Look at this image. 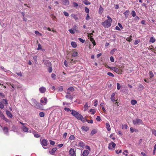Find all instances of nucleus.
<instances>
[{
	"instance_id": "obj_54",
	"label": "nucleus",
	"mask_w": 156,
	"mask_h": 156,
	"mask_svg": "<svg viewBox=\"0 0 156 156\" xmlns=\"http://www.w3.org/2000/svg\"><path fill=\"white\" fill-rule=\"evenodd\" d=\"M85 148L88 150L89 151H91L90 148L89 146L86 145L85 146Z\"/></svg>"
},
{
	"instance_id": "obj_35",
	"label": "nucleus",
	"mask_w": 156,
	"mask_h": 156,
	"mask_svg": "<svg viewBox=\"0 0 156 156\" xmlns=\"http://www.w3.org/2000/svg\"><path fill=\"white\" fill-rule=\"evenodd\" d=\"M103 11V8L100 6V7L99 8V13H102V12Z\"/></svg>"
},
{
	"instance_id": "obj_9",
	"label": "nucleus",
	"mask_w": 156,
	"mask_h": 156,
	"mask_svg": "<svg viewBox=\"0 0 156 156\" xmlns=\"http://www.w3.org/2000/svg\"><path fill=\"white\" fill-rule=\"evenodd\" d=\"M69 154L71 156H76V155L75 151H74V149L73 148L70 149Z\"/></svg>"
},
{
	"instance_id": "obj_53",
	"label": "nucleus",
	"mask_w": 156,
	"mask_h": 156,
	"mask_svg": "<svg viewBox=\"0 0 156 156\" xmlns=\"http://www.w3.org/2000/svg\"><path fill=\"white\" fill-rule=\"evenodd\" d=\"M117 50V49L114 48L111 51V53L112 54H113L114 52Z\"/></svg>"
},
{
	"instance_id": "obj_28",
	"label": "nucleus",
	"mask_w": 156,
	"mask_h": 156,
	"mask_svg": "<svg viewBox=\"0 0 156 156\" xmlns=\"http://www.w3.org/2000/svg\"><path fill=\"white\" fill-rule=\"evenodd\" d=\"M71 45L73 47V48H76L77 46V45L76 43L74 42H72L71 43Z\"/></svg>"
},
{
	"instance_id": "obj_59",
	"label": "nucleus",
	"mask_w": 156,
	"mask_h": 156,
	"mask_svg": "<svg viewBox=\"0 0 156 156\" xmlns=\"http://www.w3.org/2000/svg\"><path fill=\"white\" fill-rule=\"evenodd\" d=\"M63 90L62 86H60L58 87V90L60 91H62Z\"/></svg>"
},
{
	"instance_id": "obj_36",
	"label": "nucleus",
	"mask_w": 156,
	"mask_h": 156,
	"mask_svg": "<svg viewBox=\"0 0 156 156\" xmlns=\"http://www.w3.org/2000/svg\"><path fill=\"white\" fill-rule=\"evenodd\" d=\"M2 102L5 104L7 105L8 104L7 100L6 99H3Z\"/></svg>"
},
{
	"instance_id": "obj_55",
	"label": "nucleus",
	"mask_w": 156,
	"mask_h": 156,
	"mask_svg": "<svg viewBox=\"0 0 156 156\" xmlns=\"http://www.w3.org/2000/svg\"><path fill=\"white\" fill-rule=\"evenodd\" d=\"M94 31H93L92 33H90L89 34H88V37H92V36L93 35V33H94Z\"/></svg>"
},
{
	"instance_id": "obj_15",
	"label": "nucleus",
	"mask_w": 156,
	"mask_h": 156,
	"mask_svg": "<svg viewBox=\"0 0 156 156\" xmlns=\"http://www.w3.org/2000/svg\"><path fill=\"white\" fill-rule=\"evenodd\" d=\"M115 93H113L111 96V99L113 102H114L115 101Z\"/></svg>"
},
{
	"instance_id": "obj_49",
	"label": "nucleus",
	"mask_w": 156,
	"mask_h": 156,
	"mask_svg": "<svg viewBox=\"0 0 156 156\" xmlns=\"http://www.w3.org/2000/svg\"><path fill=\"white\" fill-rule=\"evenodd\" d=\"M69 31L70 32V33H71V34H74V33H75V32H74V31L72 29H69Z\"/></svg>"
},
{
	"instance_id": "obj_38",
	"label": "nucleus",
	"mask_w": 156,
	"mask_h": 156,
	"mask_svg": "<svg viewBox=\"0 0 156 156\" xmlns=\"http://www.w3.org/2000/svg\"><path fill=\"white\" fill-rule=\"evenodd\" d=\"M35 33L37 35H38L39 36H41L42 34L40 33L38 31H35Z\"/></svg>"
},
{
	"instance_id": "obj_60",
	"label": "nucleus",
	"mask_w": 156,
	"mask_h": 156,
	"mask_svg": "<svg viewBox=\"0 0 156 156\" xmlns=\"http://www.w3.org/2000/svg\"><path fill=\"white\" fill-rule=\"evenodd\" d=\"M77 28V27L76 26H73V29L74 31L75 30L76 31H77L76 29Z\"/></svg>"
},
{
	"instance_id": "obj_25",
	"label": "nucleus",
	"mask_w": 156,
	"mask_h": 156,
	"mask_svg": "<svg viewBox=\"0 0 156 156\" xmlns=\"http://www.w3.org/2000/svg\"><path fill=\"white\" fill-rule=\"evenodd\" d=\"M89 38H90V40L92 42L94 45H95L96 44V43L94 39L92 37H89Z\"/></svg>"
},
{
	"instance_id": "obj_21",
	"label": "nucleus",
	"mask_w": 156,
	"mask_h": 156,
	"mask_svg": "<svg viewBox=\"0 0 156 156\" xmlns=\"http://www.w3.org/2000/svg\"><path fill=\"white\" fill-rule=\"evenodd\" d=\"M72 17L74 18L75 20H77L78 19V18L77 17V15L75 14H72L71 15Z\"/></svg>"
},
{
	"instance_id": "obj_44",
	"label": "nucleus",
	"mask_w": 156,
	"mask_h": 156,
	"mask_svg": "<svg viewBox=\"0 0 156 156\" xmlns=\"http://www.w3.org/2000/svg\"><path fill=\"white\" fill-rule=\"evenodd\" d=\"M39 115L41 117H43L44 116V113L43 112H41L39 113Z\"/></svg>"
},
{
	"instance_id": "obj_2",
	"label": "nucleus",
	"mask_w": 156,
	"mask_h": 156,
	"mask_svg": "<svg viewBox=\"0 0 156 156\" xmlns=\"http://www.w3.org/2000/svg\"><path fill=\"white\" fill-rule=\"evenodd\" d=\"M133 122L134 125H135L143 124V122L141 120L139 119H136L133 120Z\"/></svg>"
},
{
	"instance_id": "obj_51",
	"label": "nucleus",
	"mask_w": 156,
	"mask_h": 156,
	"mask_svg": "<svg viewBox=\"0 0 156 156\" xmlns=\"http://www.w3.org/2000/svg\"><path fill=\"white\" fill-rule=\"evenodd\" d=\"M64 110L65 111H67V112H68L69 111H70L71 112V111H72V110H70L69 108H66V107H65L64 108Z\"/></svg>"
},
{
	"instance_id": "obj_13",
	"label": "nucleus",
	"mask_w": 156,
	"mask_h": 156,
	"mask_svg": "<svg viewBox=\"0 0 156 156\" xmlns=\"http://www.w3.org/2000/svg\"><path fill=\"white\" fill-rule=\"evenodd\" d=\"M89 151L87 150H85L83 151L82 155L83 156H87L89 154Z\"/></svg>"
},
{
	"instance_id": "obj_19",
	"label": "nucleus",
	"mask_w": 156,
	"mask_h": 156,
	"mask_svg": "<svg viewBox=\"0 0 156 156\" xmlns=\"http://www.w3.org/2000/svg\"><path fill=\"white\" fill-rule=\"evenodd\" d=\"M57 148L56 147L53 148L51 150V152L50 151V154H53L55 152V151L57 150Z\"/></svg>"
},
{
	"instance_id": "obj_26",
	"label": "nucleus",
	"mask_w": 156,
	"mask_h": 156,
	"mask_svg": "<svg viewBox=\"0 0 156 156\" xmlns=\"http://www.w3.org/2000/svg\"><path fill=\"white\" fill-rule=\"evenodd\" d=\"M155 41V39L153 37H151L150 38V42H151L152 43H153Z\"/></svg>"
},
{
	"instance_id": "obj_48",
	"label": "nucleus",
	"mask_w": 156,
	"mask_h": 156,
	"mask_svg": "<svg viewBox=\"0 0 156 156\" xmlns=\"http://www.w3.org/2000/svg\"><path fill=\"white\" fill-rule=\"evenodd\" d=\"M117 89L118 90H119L121 88V86L119 83H117Z\"/></svg>"
},
{
	"instance_id": "obj_30",
	"label": "nucleus",
	"mask_w": 156,
	"mask_h": 156,
	"mask_svg": "<svg viewBox=\"0 0 156 156\" xmlns=\"http://www.w3.org/2000/svg\"><path fill=\"white\" fill-rule=\"evenodd\" d=\"M131 103L133 105H134L137 103V101L136 100H132L131 101Z\"/></svg>"
},
{
	"instance_id": "obj_16",
	"label": "nucleus",
	"mask_w": 156,
	"mask_h": 156,
	"mask_svg": "<svg viewBox=\"0 0 156 156\" xmlns=\"http://www.w3.org/2000/svg\"><path fill=\"white\" fill-rule=\"evenodd\" d=\"M106 127L108 131L111 130V129L110 128V126L108 123H106L105 124Z\"/></svg>"
},
{
	"instance_id": "obj_17",
	"label": "nucleus",
	"mask_w": 156,
	"mask_h": 156,
	"mask_svg": "<svg viewBox=\"0 0 156 156\" xmlns=\"http://www.w3.org/2000/svg\"><path fill=\"white\" fill-rule=\"evenodd\" d=\"M62 2L64 5H68L69 4V0H63Z\"/></svg>"
},
{
	"instance_id": "obj_37",
	"label": "nucleus",
	"mask_w": 156,
	"mask_h": 156,
	"mask_svg": "<svg viewBox=\"0 0 156 156\" xmlns=\"http://www.w3.org/2000/svg\"><path fill=\"white\" fill-rule=\"evenodd\" d=\"M7 83L8 85H10L13 88V89H14L15 88V86H16L15 85H14V84H12V83Z\"/></svg>"
},
{
	"instance_id": "obj_4",
	"label": "nucleus",
	"mask_w": 156,
	"mask_h": 156,
	"mask_svg": "<svg viewBox=\"0 0 156 156\" xmlns=\"http://www.w3.org/2000/svg\"><path fill=\"white\" fill-rule=\"evenodd\" d=\"M116 144L113 142H112L109 144L108 148L109 150L113 151L114 150V148Z\"/></svg>"
},
{
	"instance_id": "obj_50",
	"label": "nucleus",
	"mask_w": 156,
	"mask_h": 156,
	"mask_svg": "<svg viewBox=\"0 0 156 156\" xmlns=\"http://www.w3.org/2000/svg\"><path fill=\"white\" fill-rule=\"evenodd\" d=\"M107 74L108 75L110 76H111L112 77H113L114 76V75L112 73H110V72L108 73Z\"/></svg>"
},
{
	"instance_id": "obj_40",
	"label": "nucleus",
	"mask_w": 156,
	"mask_h": 156,
	"mask_svg": "<svg viewBox=\"0 0 156 156\" xmlns=\"http://www.w3.org/2000/svg\"><path fill=\"white\" fill-rule=\"evenodd\" d=\"M75 137L73 135H71L69 137V139L70 140H73L74 139Z\"/></svg>"
},
{
	"instance_id": "obj_12",
	"label": "nucleus",
	"mask_w": 156,
	"mask_h": 156,
	"mask_svg": "<svg viewBox=\"0 0 156 156\" xmlns=\"http://www.w3.org/2000/svg\"><path fill=\"white\" fill-rule=\"evenodd\" d=\"M79 146L82 148H83L85 146V144L82 141H80L78 143Z\"/></svg>"
},
{
	"instance_id": "obj_18",
	"label": "nucleus",
	"mask_w": 156,
	"mask_h": 156,
	"mask_svg": "<svg viewBox=\"0 0 156 156\" xmlns=\"http://www.w3.org/2000/svg\"><path fill=\"white\" fill-rule=\"evenodd\" d=\"M149 79L150 80H151L152 78L154 77V75L153 73L151 71H150L149 72Z\"/></svg>"
},
{
	"instance_id": "obj_41",
	"label": "nucleus",
	"mask_w": 156,
	"mask_h": 156,
	"mask_svg": "<svg viewBox=\"0 0 156 156\" xmlns=\"http://www.w3.org/2000/svg\"><path fill=\"white\" fill-rule=\"evenodd\" d=\"M74 88L73 87H70L68 89V91H73L74 90Z\"/></svg>"
},
{
	"instance_id": "obj_23",
	"label": "nucleus",
	"mask_w": 156,
	"mask_h": 156,
	"mask_svg": "<svg viewBox=\"0 0 156 156\" xmlns=\"http://www.w3.org/2000/svg\"><path fill=\"white\" fill-rule=\"evenodd\" d=\"M3 130L4 132V133L5 134H6L8 133V129L7 127H4L3 129Z\"/></svg>"
},
{
	"instance_id": "obj_7",
	"label": "nucleus",
	"mask_w": 156,
	"mask_h": 156,
	"mask_svg": "<svg viewBox=\"0 0 156 156\" xmlns=\"http://www.w3.org/2000/svg\"><path fill=\"white\" fill-rule=\"evenodd\" d=\"M41 144L43 148L44 149L46 148L44 147V146H47L48 144V140L45 139H43L42 140H41Z\"/></svg>"
},
{
	"instance_id": "obj_6",
	"label": "nucleus",
	"mask_w": 156,
	"mask_h": 156,
	"mask_svg": "<svg viewBox=\"0 0 156 156\" xmlns=\"http://www.w3.org/2000/svg\"><path fill=\"white\" fill-rule=\"evenodd\" d=\"M20 123L23 125L21 127L23 131L25 132H27L28 131V129L27 127L25 126V125H26L27 123H23L21 122H20Z\"/></svg>"
},
{
	"instance_id": "obj_31",
	"label": "nucleus",
	"mask_w": 156,
	"mask_h": 156,
	"mask_svg": "<svg viewBox=\"0 0 156 156\" xmlns=\"http://www.w3.org/2000/svg\"><path fill=\"white\" fill-rule=\"evenodd\" d=\"M126 40L129 42H130L132 40V36H130L129 37H127Z\"/></svg>"
},
{
	"instance_id": "obj_56",
	"label": "nucleus",
	"mask_w": 156,
	"mask_h": 156,
	"mask_svg": "<svg viewBox=\"0 0 156 156\" xmlns=\"http://www.w3.org/2000/svg\"><path fill=\"white\" fill-rule=\"evenodd\" d=\"M50 144L51 145H55V142L54 141L50 140Z\"/></svg>"
},
{
	"instance_id": "obj_34",
	"label": "nucleus",
	"mask_w": 156,
	"mask_h": 156,
	"mask_svg": "<svg viewBox=\"0 0 156 156\" xmlns=\"http://www.w3.org/2000/svg\"><path fill=\"white\" fill-rule=\"evenodd\" d=\"M84 111H85L87 109V108H88V104H87V103H86L85 104V105H84Z\"/></svg>"
},
{
	"instance_id": "obj_64",
	"label": "nucleus",
	"mask_w": 156,
	"mask_h": 156,
	"mask_svg": "<svg viewBox=\"0 0 156 156\" xmlns=\"http://www.w3.org/2000/svg\"><path fill=\"white\" fill-rule=\"evenodd\" d=\"M136 130V129H133L132 128H130V131L131 133L133 132Z\"/></svg>"
},
{
	"instance_id": "obj_42",
	"label": "nucleus",
	"mask_w": 156,
	"mask_h": 156,
	"mask_svg": "<svg viewBox=\"0 0 156 156\" xmlns=\"http://www.w3.org/2000/svg\"><path fill=\"white\" fill-rule=\"evenodd\" d=\"M90 112H91V114L93 115L95 113V112L93 109H90Z\"/></svg>"
},
{
	"instance_id": "obj_63",
	"label": "nucleus",
	"mask_w": 156,
	"mask_h": 156,
	"mask_svg": "<svg viewBox=\"0 0 156 156\" xmlns=\"http://www.w3.org/2000/svg\"><path fill=\"white\" fill-rule=\"evenodd\" d=\"M4 105L2 102H0V108H4Z\"/></svg>"
},
{
	"instance_id": "obj_22",
	"label": "nucleus",
	"mask_w": 156,
	"mask_h": 156,
	"mask_svg": "<svg viewBox=\"0 0 156 156\" xmlns=\"http://www.w3.org/2000/svg\"><path fill=\"white\" fill-rule=\"evenodd\" d=\"M71 112H72L71 114L72 115L74 116L78 112L76 111L73 110H72V111H71Z\"/></svg>"
},
{
	"instance_id": "obj_39",
	"label": "nucleus",
	"mask_w": 156,
	"mask_h": 156,
	"mask_svg": "<svg viewBox=\"0 0 156 156\" xmlns=\"http://www.w3.org/2000/svg\"><path fill=\"white\" fill-rule=\"evenodd\" d=\"M151 132L152 133L156 136V130L152 129Z\"/></svg>"
},
{
	"instance_id": "obj_20",
	"label": "nucleus",
	"mask_w": 156,
	"mask_h": 156,
	"mask_svg": "<svg viewBox=\"0 0 156 156\" xmlns=\"http://www.w3.org/2000/svg\"><path fill=\"white\" fill-rule=\"evenodd\" d=\"M6 112L7 115L10 118H12V115L11 113L9 111H7Z\"/></svg>"
},
{
	"instance_id": "obj_62",
	"label": "nucleus",
	"mask_w": 156,
	"mask_h": 156,
	"mask_svg": "<svg viewBox=\"0 0 156 156\" xmlns=\"http://www.w3.org/2000/svg\"><path fill=\"white\" fill-rule=\"evenodd\" d=\"M110 61L112 62H114V58H113V57L112 56H111L110 57Z\"/></svg>"
},
{
	"instance_id": "obj_33",
	"label": "nucleus",
	"mask_w": 156,
	"mask_h": 156,
	"mask_svg": "<svg viewBox=\"0 0 156 156\" xmlns=\"http://www.w3.org/2000/svg\"><path fill=\"white\" fill-rule=\"evenodd\" d=\"M131 14L133 17H135L136 16V13L133 10L131 12Z\"/></svg>"
},
{
	"instance_id": "obj_5",
	"label": "nucleus",
	"mask_w": 156,
	"mask_h": 156,
	"mask_svg": "<svg viewBox=\"0 0 156 156\" xmlns=\"http://www.w3.org/2000/svg\"><path fill=\"white\" fill-rule=\"evenodd\" d=\"M110 68L112 70L115 71L116 73L120 74L122 71L121 69H118V68L116 67H111Z\"/></svg>"
},
{
	"instance_id": "obj_57",
	"label": "nucleus",
	"mask_w": 156,
	"mask_h": 156,
	"mask_svg": "<svg viewBox=\"0 0 156 156\" xmlns=\"http://www.w3.org/2000/svg\"><path fill=\"white\" fill-rule=\"evenodd\" d=\"M51 77L52 78H53L54 80L55 79V74L54 73H52L51 75Z\"/></svg>"
},
{
	"instance_id": "obj_1",
	"label": "nucleus",
	"mask_w": 156,
	"mask_h": 156,
	"mask_svg": "<svg viewBox=\"0 0 156 156\" xmlns=\"http://www.w3.org/2000/svg\"><path fill=\"white\" fill-rule=\"evenodd\" d=\"M107 18H108V19L106 20L104 22L101 23L103 26L105 28H108L111 26L112 21V19L109 16H107Z\"/></svg>"
},
{
	"instance_id": "obj_29",
	"label": "nucleus",
	"mask_w": 156,
	"mask_h": 156,
	"mask_svg": "<svg viewBox=\"0 0 156 156\" xmlns=\"http://www.w3.org/2000/svg\"><path fill=\"white\" fill-rule=\"evenodd\" d=\"M34 135L35 137L38 138L40 137V135L37 133L36 132H34Z\"/></svg>"
},
{
	"instance_id": "obj_14",
	"label": "nucleus",
	"mask_w": 156,
	"mask_h": 156,
	"mask_svg": "<svg viewBox=\"0 0 156 156\" xmlns=\"http://www.w3.org/2000/svg\"><path fill=\"white\" fill-rule=\"evenodd\" d=\"M129 13V11L127 10L123 13V14L125 16V17L126 18H128Z\"/></svg>"
},
{
	"instance_id": "obj_10",
	"label": "nucleus",
	"mask_w": 156,
	"mask_h": 156,
	"mask_svg": "<svg viewBox=\"0 0 156 156\" xmlns=\"http://www.w3.org/2000/svg\"><path fill=\"white\" fill-rule=\"evenodd\" d=\"M39 90L41 93H44L46 91V89L44 87H41L39 88Z\"/></svg>"
},
{
	"instance_id": "obj_27",
	"label": "nucleus",
	"mask_w": 156,
	"mask_h": 156,
	"mask_svg": "<svg viewBox=\"0 0 156 156\" xmlns=\"http://www.w3.org/2000/svg\"><path fill=\"white\" fill-rule=\"evenodd\" d=\"M97 131L95 129H93V130L90 133V135L91 136H93L94 134H95L96 133Z\"/></svg>"
},
{
	"instance_id": "obj_45",
	"label": "nucleus",
	"mask_w": 156,
	"mask_h": 156,
	"mask_svg": "<svg viewBox=\"0 0 156 156\" xmlns=\"http://www.w3.org/2000/svg\"><path fill=\"white\" fill-rule=\"evenodd\" d=\"M33 59H34V60L35 61V63H37L36 62H37V56H36V55L34 56L33 57Z\"/></svg>"
},
{
	"instance_id": "obj_8",
	"label": "nucleus",
	"mask_w": 156,
	"mask_h": 156,
	"mask_svg": "<svg viewBox=\"0 0 156 156\" xmlns=\"http://www.w3.org/2000/svg\"><path fill=\"white\" fill-rule=\"evenodd\" d=\"M40 102L42 105H46L47 102V100L46 98H42L41 99Z\"/></svg>"
},
{
	"instance_id": "obj_3",
	"label": "nucleus",
	"mask_w": 156,
	"mask_h": 156,
	"mask_svg": "<svg viewBox=\"0 0 156 156\" xmlns=\"http://www.w3.org/2000/svg\"><path fill=\"white\" fill-rule=\"evenodd\" d=\"M75 117L78 119L80 120L83 122H85V119L83 116L80 114L78 112L76 114Z\"/></svg>"
},
{
	"instance_id": "obj_47",
	"label": "nucleus",
	"mask_w": 156,
	"mask_h": 156,
	"mask_svg": "<svg viewBox=\"0 0 156 156\" xmlns=\"http://www.w3.org/2000/svg\"><path fill=\"white\" fill-rule=\"evenodd\" d=\"M42 49V47L41 45L40 44H38V48H37V50H41Z\"/></svg>"
},
{
	"instance_id": "obj_58",
	"label": "nucleus",
	"mask_w": 156,
	"mask_h": 156,
	"mask_svg": "<svg viewBox=\"0 0 156 156\" xmlns=\"http://www.w3.org/2000/svg\"><path fill=\"white\" fill-rule=\"evenodd\" d=\"M78 39L79 40V41L82 43H83L85 42V40L81 38H79Z\"/></svg>"
},
{
	"instance_id": "obj_32",
	"label": "nucleus",
	"mask_w": 156,
	"mask_h": 156,
	"mask_svg": "<svg viewBox=\"0 0 156 156\" xmlns=\"http://www.w3.org/2000/svg\"><path fill=\"white\" fill-rule=\"evenodd\" d=\"M78 55L77 52L74 51L73 52L72 56L73 57H76Z\"/></svg>"
},
{
	"instance_id": "obj_61",
	"label": "nucleus",
	"mask_w": 156,
	"mask_h": 156,
	"mask_svg": "<svg viewBox=\"0 0 156 156\" xmlns=\"http://www.w3.org/2000/svg\"><path fill=\"white\" fill-rule=\"evenodd\" d=\"M2 118L6 121V122H9V119H7L5 118V116H4V115L3 116Z\"/></svg>"
},
{
	"instance_id": "obj_24",
	"label": "nucleus",
	"mask_w": 156,
	"mask_h": 156,
	"mask_svg": "<svg viewBox=\"0 0 156 156\" xmlns=\"http://www.w3.org/2000/svg\"><path fill=\"white\" fill-rule=\"evenodd\" d=\"M66 97L67 99H70L71 100H72L73 98V97L72 95H66Z\"/></svg>"
},
{
	"instance_id": "obj_11",
	"label": "nucleus",
	"mask_w": 156,
	"mask_h": 156,
	"mask_svg": "<svg viewBox=\"0 0 156 156\" xmlns=\"http://www.w3.org/2000/svg\"><path fill=\"white\" fill-rule=\"evenodd\" d=\"M81 129L83 131L87 132L89 130V127L86 126H83L81 127Z\"/></svg>"
},
{
	"instance_id": "obj_52",
	"label": "nucleus",
	"mask_w": 156,
	"mask_h": 156,
	"mask_svg": "<svg viewBox=\"0 0 156 156\" xmlns=\"http://www.w3.org/2000/svg\"><path fill=\"white\" fill-rule=\"evenodd\" d=\"M85 12L86 13H89V9H88L86 7L85 9Z\"/></svg>"
},
{
	"instance_id": "obj_46",
	"label": "nucleus",
	"mask_w": 156,
	"mask_h": 156,
	"mask_svg": "<svg viewBox=\"0 0 156 156\" xmlns=\"http://www.w3.org/2000/svg\"><path fill=\"white\" fill-rule=\"evenodd\" d=\"M84 3L86 5H88L90 4V3L89 2L87 1V0H85L84 1H83Z\"/></svg>"
},
{
	"instance_id": "obj_43",
	"label": "nucleus",
	"mask_w": 156,
	"mask_h": 156,
	"mask_svg": "<svg viewBox=\"0 0 156 156\" xmlns=\"http://www.w3.org/2000/svg\"><path fill=\"white\" fill-rule=\"evenodd\" d=\"M122 129H127L128 126L126 124H125L124 125H122Z\"/></svg>"
}]
</instances>
